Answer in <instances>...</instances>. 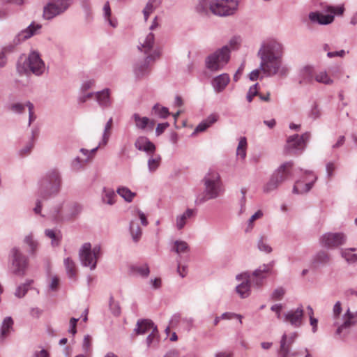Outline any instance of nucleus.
<instances>
[{
  "mask_svg": "<svg viewBox=\"0 0 357 357\" xmlns=\"http://www.w3.org/2000/svg\"><path fill=\"white\" fill-rule=\"evenodd\" d=\"M260 59V69L264 76L286 77L289 74L288 66L283 63V45L277 40L264 42L257 52Z\"/></svg>",
  "mask_w": 357,
  "mask_h": 357,
  "instance_id": "obj_1",
  "label": "nucleus"
},
{
  "mask_svg": "<svg viewBox=\"0 0 357 357\" xmlns=\"http://www.w3.org/2000/svg\"><path fill=\"white\" fill-rule=\"evenodd\" d=\"M61 185V176L57 169H49L40 180L39 198L37 199L33 211L39 214L42 201L57 195Z\"/></svg>",
  "mask_w": 357,
  "mask_h": 357,
  "instance_id": "obj_2",
  "label": "nucleus"
},
{
  "mask_svg": "<svg viewBox=\"0 0 357 357\" xmlns=\"http://www.w3.org/2000/svg\"><path fill=\"white\" fill-rule=\"evenodd\" d=\"M155 37L153 33H149L139 39V50L148 54L145 59L137 62L134 66V73L136 77H142L149 73V66L151 61H154L160 56L159 49L155 48Z\"/></svg>",
  "mask_w": 357,
  "mask_h": 357,
  "instance_id": "obj_3",
  "label": "nucleus"
},
{
  "mask_svg": "<svg viewBox=\"0 0 357 357\" xmlns=\"http://www.w3.org/2000/svg\"><path fill=\"white\" fill-rule=\"evenodd\" d=\"M204 195L197 202L203 204L207 200L216 199L224 192V188L218 172L209 170L203 178Z\"/></svg>",
  "mask_w": 357,
  "mask_h": 357,
  "instance_id": "obj_4",
  "label": "nucleus"
},
{
  "mask_svg": "<svg viewBox=\"0 0 357 357\" xmlns=\"http://www.w3.org/2000/svg\"><path fill=\"white\" fill-rule=\"evenodd\" d=\"M342 311V303L340 301H337L333 307V324L337 326L335 334L339 336H345L349 333L350 328L355 325L356 314L348 308L342 315V322L340 323Z\"/></svg>",
  "mask_w": 357,
  "mask_h": 357,
  "instance_id": "obj_5",
  "label": "nucleus"
},
{
  "mask_svg": "<svg viewBox=\"0 0 357 357\" xmlns=\"http://www.w3.org/2000/svg\"><path fill=\"white\" fill-rule=\"evenodd\" d=\"M293 162H286L282 164L271 176L269 180L264 184L263 191L269 193L275 190L291 175Z\"/></svg>",
  "mask_w": 357,
  "mask_h": 357,
  "instance_id": "obj_6",
  "label": "nucleus"
},
{
  "mask_svg": "<svg viewBox=\"0 0 357 357\" xmlns=\"http://www.w3.org/2000/svg\"><path fill=\"white\" fill-rule=\"evenodd\" d=\"M45 70V63L39 53L36 51L31 52L22 63L19 61L17 64V70L21 75L30 71L35 75L40 76L43 74Z\"/></svg>",
  "mask_w": 357,
  "mask_h": 357,
  "instance_id": "obj_7",
  "label": "nucleus"
},
{
  "mask_svg": "<svg viewBox=\"0 0 357 357\" xmlns=\"http://www.w3.org/2000/svg\"><path fill=\"white\" fill-rule=\"evenodd\" d=\"M229 59L230 49L228 45H225L207 56L206 66L209 70L216 72L222 69Z\"/></svg>",
  "mask_w": 357,
  "mask_h": 357,
  "instance_id": "obj_8",
  "label": "nucleus"
},
{
  "mask_svg": "<svg viewBox=\"0 0 357 357\" xmlns=\"http://www.w3.org/2000/svg\"><path fill=\"white\" fill-rule=\"evenodd\" d=\"M101 255L100 245H95L93 248L90 243H85L79 251V256L82 264L93 270L96 267L97 260Z\"/></svg>",
  "mask_w": 357,
  "mask_h": 357,
  "instance_id": "obj_9",
  "label": "nucleus"
},
{
  "mask_svg": "<svg viewBox=\"0 0 357 357\" xmlns=\"http://www.w3.org/2000/svg\"><path fill=\"white\" fill-rule=\"evenodd\" d=\"M238 3V0H213L210 2L209 8L214 15L225 17L236 13Z\"/></svg>",
  "mask_w": 357,
  "mask_h": 357,
  "instance_id": "obj_10",
  "label": "nucleus"
},
{
  "mask_svg": "<svg viewBox=\"0 0 357 357\" xmlns=\"http://www.w3.org/2000/svg\"><path fill=\"white\" fill-rule=\"evenodd\" d=\"M311 134L306 132L301 135H294L288 137L285 151L291 155H299L306 148L307 143L310 140Z\"/></svg>",
  "mask_w": 357,
  "mask_h": 357,
  "instance_id": "obj_11",
  "label": "nucleus"
},
{
  "mask_svg": "<svg viewBox=\"0 0 357 357\" xmlns=\"http://www.w3.org/2000/svg\"><path fill=\"white\" fill-rule=\"evenodd\" d=\"M10 268L13 273L22 276L28 265L26 257L17 248H13L10 252Z\"/></svg>",
  "mask_w": 357,
  "mask_h": 357,
  "instance_id": "obj_12",
  "label": "nucleus"
},
{
  "mask_svg": "<svg viewBox=\"0 0 357 357\" xmlns=\"http://www.w3.org/2000/svg\"><path fill=\"white\" fill-rule=\"evenodd\" d=\"M331 14L324 15L319 12H310L308 15L309 20L314 24L321 25H327L332 23L334 20V15H341L343 13L344 8L329 6L327 9Z\"/></svg>",
  "mask_w": 357,
  "mask_h": 357,
  "instance_id": "obj_13",
  "label": "nucleus"
},
{
  "mask_svg": "<svg viewBox=\"0 0 357 357\" xmlns=\"http://www.w3.org/2000/svg\"><path fill=\"white\" fill-rule=\"evenodd\" d=\"M321 246L328 249H335L345 244L347 236L342 232H328L319 239Z\"/></svg>",
  "mask_w": 357,
  "mask_h": 357,
  "instance_id": "obj_14",
  "label": "nucleus"
},
{
  "mask_svg": "<svg viewBox=\"0 0 357 357\" xmlns=\"http://www.w3.org/2000/svg\"><path fill=\"white\" fill-rule=\"evenodd\" d=\"M250 273L249 272H244L236 276V280L241 282L236 287V291L241 298H248L250 295Z\"/></svg>",
  "mask_w": 357,
  "mask_h": 357,
  "instance_id": "obj_15",
  "label": "nucleus"
},
{
  "mask_svg": "<svg viewBox=\"0 0 357 357\" xmlns=\"http://www.w3.org/2000/svg\"><path fill=\"white\" fill-rule=\"evenodd\" d=\"M297 337V333L296 332L292 333L287 335V334H283L280 340V346L279 349V356L280 357H292L295 356L294 353L290 352V348L292 344L294 342L296 338Z\"/></svg>",
  "mask_w": 357,
  "mask_h": 357,
  "instance_id": "obj_16",
  "label": "nucleus"
},
{
  "mask_svg": "<svg viewBox=\"0 0 357 357\" xmlns=\"http://www.w3.org/2000/svg\"><path fill=\"white\" fill-rule=\"evenodd\" d=\"M41 27V24L32 22L28 27L19 32L15 36L13 39V44L15 45H17L25 40L30 38L33 36L37 34Z\"/></svg>",
  "mask_w": 357,
  "mask_h": 357,
  "instance_id": "obj_17",
  "label": "nucleus"
},
{
  "mask_svg": "<svg viewBox=\"0 0 357 357\" xmlns=\"http://www.w3.org/2000/svg\"><path fill=\"white\" fill-rule=\"evenodd\" d=\"M304 310L302 305L291 310L284 314V321L294 327H300L303 323Z\"/></svg>",
  "mask_w": 357,
  "mask_h": 357,
  "instance_id": "obj_18",
  "label": "nucleus"
},
{
  "mask_svg": "<svg viewBox=\"0 0 357 357\" xmlns=\"http://www.w3.org/2000/svg\"><path fill=\"white\" fill-rule=\"evenodd\" d=\"M270 271L269 265L264 264L250 273V283L257 287H260L263 284L266 274Z\"/></svg>",
  "mask_w": 357,
  "mask_h": 357,
  "instance_id": "obj_19",
  "label": "nucleus"
},
{
  "mask_svg": "<svg viewBox=\"0 0 357 357\" xmlns=\"http://www.w3.org/2000/svg\"><path fill=\"white\" fill-rule=\"evenodd\" d=\"M63 13H64L56 3L52 0H49L43 7V17L44 20H51Z\"/></svg>",
  "mask_w": 357,
  "mask_h": 357,
  "instance_id": "obj_20",
  "label": "nucleus"
},
{
  "mask_svg": "<svg viewBox=\"0 0 357 357\" xmlns=\"http://www.w3.org/2000/svg\"><path fill=\"white\" fill-rule=\"evenodd\" d=\"M305 173L310 174L312 177V181H310L307 183H304L303 182H302L301 181H296L293 188V192L294 194H303V193H306V192H309L311 190V188H312L315 181H317V177L316 176H314L312 174V172L305 171Z\"/></svg>",
  "mask_w": 357,
  "mask_h": 357,
  "instance_id": "obj_21",
  "label": "nucleus"
},
{
  "mask_svg": "<svg viewBox=\"0 0 357 357\" xmlns=\"http://www.w3.org/2000/svg\"><path fill=\"white\" fill-rule=\"evenodd\" d=\"M229 82V75L227 73H222L215 77L211 81V84L216 93H220L225 90Z\"/></svg>",
  "mask_w": 357,
  "mask_h": 357,
  "instance_id": "obj_22",
  "label": "nucleus"
},
{
  "mask_svg": "<svg viewBox=\"0 0 357 357\" xmlns=\"http://www.w3.org/2000/svg\"><path fill=\"white\" fill-rule=\"evenodd\" d=\"M135 146L139 151H143L148 154H152L155 151V146L147 137L142 136L139 137L135 142Z\"/></svg>",
  "mask_w": 357,
  "mask_h": 357,
  "instance_id": "obj_23",
  "label": "nucleus"
},
{
  "mask_svg": "<svg viewBox=\"0 0 357 357\" xmlns=\"http://www.w3.org/2000/svg\"><path fill=\"white\" fill-rule=\"evenodd\" d=\"M195 211L194 209L188 208L183 213L178 214L175 218V227L177 230H182L188 220L195 215Z\"/></svg>",
  "mask_w": 357,
  "mask_h": 357,
  "instance_id": "obj_24",
  "label": "nucleus"
},
{
  "mask_svg": "<svg viewBox=\"0 0 357 357\" xmlns=\"http://www.w3.org/2000/svg\"><path fill=\"white\" fill-rule=\"evenodd\" d=\"M14 321L11 317L3 319L0 327V342H3L14 331Z\"/></svg>",
  "mask_w": 357,
  "mask_h": 357,
  "instance_id": "obj_25",
  "label": "nucleus"
},
{
  "mask_svg": "<svg viewBox=\"0 0 357 357\" xmlns=\"http://www.w3.org/2000/svg\"><path fill=\"white\" fill-rule=\"evenodd\" d=\"M154 328H157L151 320L141 319L137 322L134 331L137 335L150 333Z\"/></svg>",
  "mask_w": 357,
  "mask_h": 357,
  "instance_id": "obj_26",
  "label": "nucleus"
},
{
  "mask_svg": "<svg viewBox=\"0 0 357 357\" xmlns=\"http://www.w3.org/2000/svg\"><path fill=\"white\" fill-rule=\"evenodd\" d=\"M96 100L98 105L102 108L110 107L112 101L110 99V90L105 89L95 93Z\"/></svg>",
  "mask_w": 357,
  "mask_h": 357,
  "instance_id": "obj_27",
  "label": "nucleus"
},
{
  "mask_svg": "<svg viewBox=\"0 0 357 357\" xmlns=\"http://www.w3.org/2000/svg\"><path fill=\"white\" fill-rule=\"evenodd\" d=\"M313 73L314 69L312 66L307 65L302 67L298 73L299 84H303L311 82L313 79Z\"/></svg>",
  "mask_w": 357,
  "mask_h": 357,
  "instance_id": "obj_28",
  "label": "nucleus"
},
{
  "mask_svg": "<svg viewBox=\"0 0 357 357\" xmlns=\"http://www.w3.org/2000/svg\"><path fill=\"white\" fill-rule=\"evenodd\" d=\"M331 255L324 250L319 251L312 259V264L315 267L328 265L331 263Z\"/></svg>",
  "mask_w": 357,
  "mask_h": 357,
  "instance_id": "obj_29",
  "label": "nucleus"
},
{
  "mask_svg": "<svg viewBox=\"0 0 357 357\" xmlns=\"http://www.w3.org/2000/svg\"><path fill=\"white\" fill-rule=\"evenodd\" d=\"M171 250L178 254L181 259L182 255L188 254L190 252V247L185 241L176 240L174 241Z\"/></svg>",
  "mask_w": 357,
  "mask_h": 357,
  "instance_id": "obj_30",
  "label": "nucleus"
},
{
  "mask_svg": "<svg viewBox=\"0 0 357 357\" xmlns=\"http://www.w3.org/2000/svg\"><path fill=\"white\" fill-rule=\"evenodd\" d=\"M116 195L112 189L104 188L101 196V200L103 204L112 206L116 203Z\"/></svg>",
  "mask_w": 357,
  "mask_h": 357,
  "instance_id": "obj_31",
  "label": "nucleus"
},
{
  "mask_svg": "<svg viewBox=\"0 0 357 357\" xmlns=\"http://www.w3.org/2000/svg\"><path fill=\"white\" fill-rule=\"evenodd\" d=\"M131 119L133 121L136 128L144 130L147 128L149 123V119L146 116H141L138 113L132 115Z\"/></svg>",
  "mask_w": 357,
  "mask_h": 357,
  "instance_id": "obj_32",
  "label": "nucleus"
},
{
  "mask_svg": "<svg viewBox=\"0 0 357 357\" xmlns=\"http://www.w3.org/2000/svg\"><path fill=\"white\" fill-rule=\"evenodd\" d=\"M218 119L217 114L209 115L204 121H202L195 128V132H204Z\"/></svg>",
  "mask_w": 357,
  "mask_h": 357,
  "instance_id": "obj_33",
  "label": "nucleus"
},
{
  "mask_svg": "<svg viewBox=\"0 0 357 357\" xmlns=\"http://www.w3.org/2000/svg\"><path fill=\"white\" fill-rule=\"evenodd\" d=\"M130 233L134 242L137 243L141 238L142 234V229L135 220H132L130 223Z\"/></svg>",
  "mask_w": 357,
  "mask_h": 357,
  "instance_id": "obj_34",
  "label": "nucleus"
},
{
  "mask_svg": "<svg viewBox=\"0 0 357 357\" xmlns=\"http://www.w3.org/2000/svg\"><path fill=\"white\" fill-rule=\"evenodd\" d=\"M64 266L68 276L71 279H75L77 274L75 263L68 257L64 259Z\"/></svg>",
  "mask_w": 357,
  "mask_h": 357,
  "instance_id": "obj_35",
  "label": "nucleus"
},
{
  "mask_svg": "<svg viewBox=\"0 0 357 357\" xmlns=\"http://www.w3.org/2000/svg\"><path fill=\"white\" fill-rule=\"evenodd\" d=\"M159 342L158 331L157 328H154L146 339L147 348L155 347Z\"/></svg>",
  "mask_w": 357,
  "mask_h": 357,
  "instance_id": "obj_36",
  "label": "nucleus"
},
{
  "mask_svg": "<svg viewBox=\"0 0 357 357\" xmlns=\"http://www.w3.org/2000/svg\"><path fill=\"white\" fill-rule=\"evenodd\" d=\"M161 0H149L143 10L144 20L146 21L151 13L160 4Z\"/></svg>",
  "mask_w": 357,
  "mask_h": 357,
  "instance_id": "obj_37",
  "label": "nucleus"
},
{
  "mask_svg": "<svg viewBox=\"0 0 357 357\" xmlns=\"http://www.w3.org/2000/svg\"><path fill=\"white\" fill-rule=\"evenodd\" d=\"M116 192L127 202H131L136 196V193L132 192L129 188L123 186L117 188Z\"/></svg>",
  "mask_w": 357,
  "mask_h": 357,
  "instance_id": "obj_38",
  "label": "nucleus"
},
{
  "mask_svg": "<svg viewBox=\"0 0 357 357\" xmlns=\"http://www.w3.org/2000/svg\"><path fill=\"white\" fill-rule=\"evenodd\" d=\"M354 248L341 250V256L349 263L354 264L357 262V254L352 252Z\"/></svg>",
  "mask_w": 357,
  "mask_h": 357,
  "instance_id": "obj_39",
  "label": "nucleus"
},
{
  "mask_svg": "<svg viewBox=\"0 0 357 357\" xmlns=\"http://www.w3.org/2000/svg\"><path fill=\"white\" fill-rule=\"evenodd\" d=\"M246 149H247V139L245 137L240 138L238 144L236 149V154L240 156L242 159H245L246 157Z\"/></svg>",
  "mask_w": 357,
  "mask_h": 357,
  "instance_id": "obj_40",
  "label": "nucleus"
},
{
  "mask_svg": "<svg viewBox=\"0 0 357 357\" xmlns=\"http://www.w3.org/2000/svg\"><path fill=\"white\" fill-rule=\"evenodd\" d=\"M263 216V212L261 210L255 212L248 220L247 226L245 229V233L250 232L254 227V222L255 220L261 218Z\"/></svg>",
  "mask_w": 357,
  "mask_h": 357,
  "instance_id": "obj_41",
  "label": "nucleus"
},
{
  "mask_svg": "<svg viewBox=\"0 0 357 357\" xmlns=\"http://www.w3.org/2000/svg\"><path fill=\"white\" fill-rule=\"evenodd\" d=\"M161 157L158 155H152L148 160V168L149 172H155L160 165Z\"/></svg>",
  "mask_w": 357,
  "mask_h": 357,
  "instance_id": "obj_42",
  "label": "nucleus"
},
{
  "mask_svg": "<svg viewBox=\"0 0 357 357\" xmlns=\"http://www.w3.org/2000/svg\"><path fill=\"white\" fill-rule=\"evenodd\" d=\"M314 79L317 82L326 85H331L333 83V80L328 76L326 71H321L315 75Z\"/></svg>",
  "mask_w": 357,
  "mask_h": 357,
  "instance_id": "obj_43",
  "label": "nucleus"
},
{
  "mask_svg": "<svg viewBox=\"0 0 357 357\" xmlns=\"http://www.w3.org/2000/svg\"><path fill=\"white\" fill-rule=\"evenodd\" d=\"M45 234L47 237L52 239V245H59L61 238L59 231L56 232L55 230L47 229L45 230Z\"/></svg>",
  "mask_w": 357,
  "mask_h": 357,
  "instance_id": "obj_44",
  "label": "nucleus"
},
{
  "mask_svg": "<svg viewBox=\"0 0 357 357\" xmlns=\"http://www.w3.org/2000/svg\"><path fill=\"white\" fill-rule=\"evenodd\" d=\"M24 243L29 247V252L31 255H34L37 250L38 243L36 240L33 239L32 234L25 236Z\"/></svg>",
  "mask_w": 357,
  "mask_h": 357,
  "instance_id": "obj_45",
  "label": "nucleus"
},
{
  "mask_svg": "<svg viewBox=\"0 0 357 357\" xmlns=\"http://www.w3.org/2000/svg\"><path fill=\"white\" fill-rule=\"evenodd\" d=\"M153 112L161 119H166L169 115V109L165 107H160L158 104L155 105L152 109Z\"/></svg>",
  "mask_w": 357,
  "mask_h": 357,
  "instance_id": "obj_46",
  "label": "nucleus"
},
{
  "mask_svg": "<svg viewBox=\"0 0 357 357\" xmlns=\"http://www.w3.org/2000/svg\"><path fill=\"white\" fill-rule=\"evenodd\" d=\"M87 159H81L77 156L72 160L71 168L73 171L78 172L84 168Z\"/></svg>",
  "mask_w": 357,
  "mask_h": 357,
  "instance_id": "obj_47",
  "label": "nucleus"
},
{
  "mask_svg": "<svg viewBox=\"0 0 357 357\" xmlns=\"http://www.w3.org/2000/svg\"><path fill=\"white\" fill-rule=\"evenodd\" d=\"M112 118H110L105 126L102 139V143L103 145H106L109 141L110 137V130L112 126Z\"/></svg>",
  "mask_w": 357,
  "mask_h": 357,
  "instance_id": "obj_48",
  "label": "nucleus"
},
{
  "mask_svg": "<svg viewBox=\"0 0 357 357\" xmlns=\"http://www.w3.org/2000/svg\"><path fill=\"white\" fill-rule=\"evenodd\" d=\"M33 280H28L24 284L19 286L15 293V296L18 298H22L26 294L29 287L32 284Z\"/></svg>",
  "mask_w": 357,
  "mask_h": 357,
  "instance_id": "obj_49",
  "label": "nucleus"
},
{
  "mask_svg": "<svg viewBox=\"0 0 357 357\" xmlns=\"http://www.w3.org/2000/svg\"><path fill=\"white\" fill-rule=\"evenodd\" d=\"M38 135V130H32L31 140L27 143V144L20 150L21 155L29 154L34 145V138Z\"/></svg>",
  "mask_w": 357,
  "mask_h": 357,
  "instance_id": "obj_50",
  "label": "nucleus"
},
{
  "mask_svg": "<svg viewBox=\"0 0 357 357\" xmlns=\"http://www.w3.org/2000/svg\"><path fill=\"white\" fill-rule=\"evenodd\" d=\"M257 248L260 251L264 252L267 254H269L272 252L271 247L266 242L265 238L264 236H261L258 241Z\"/></svg>",
  "mask_w": 357,
  "mask_h": 357,
  "instance_id": "obj_51",
  "label": "nucleus"
},
{
  "mask_svg": "<svg viewBox=\"0 0 357 357\" xmlns=\"http://www.w3.org/2000/svg\"><path fill=\"white\" fill-rule=\"evenodd\" d=\"M258 86H259V84L256 83L250 87L248 92L247 93V96H246L247 100L249 102H252V100L255 96L259 95Z\"/></svg>",
  "mask_w": 357,
  "mask_h": 357,
  "instance_id": "obj_52",
  "label": "nucleus"
},
{
  "mask_svg": "<svg viewBox=\"0 0 357 357\" xmlns=\"http://www.w3.org/2000/svg\"><path fill=\"white\" fill-rule=\"evenodd\" d=\"M65 13L71 6L73 0H52Z\"/></svg>",
  "mask_w": 357,
  "mask_h": 357,
  "instance_id": "obj_53",
  "label": "nucleus"
},
{
  "mask_svg": "<svg viewBox=\"0 0 357 357\" xmlns=\"http://www.w3.org/2000/svg\"><path fill=\"white\" fill-rule=\"evenodd\" d=\"M308 116L310 119L315 120L320 117L321 116V110L318 106V105L314 102L312 106L310 111L309 112Z\"/></svg>",
  "mask_w": 357,
  "mask_h": 357,
  "instance_id": "obj_54",
  "label": "nucleus"
},
{
  "mask_svg": "<svg viewBox=\"0 0 357 357\" xmlns=\"http://www.w3.org/2000/svg\"><path fill=\"white\" fill-rule=\"evenodd\" d=\"M285 294V290L282 287L275 289L271 294V298L273 301H280Z\"/></svg>",
  "mask_w": 357,
  "mask_h": 357,
  "instance_id": "obj_55",
  "label": "nucleus"
},
{
  "mask_svg": "<svg viewBox=\"0 0 357 357\" xmlns=\"http://www.w3.org/2000/svg\"><path fill=\"white\" fill-rule=\"evenodd\" d=\"M26 107V103L22 104L20 102H15L10 106V109L14 113L22 114V112H24Z\"/></svg>",
  "mask_w": 357,
  "mask_h": 357,
  "instance_id": "obj_56",
  "label": "nucleus"
},
{
  "mask_svg": "<svg viewBox=\"0 0 357 357\" xmlns=\"http://www.w3.org/2000/svg\"><path fill=\"white\" fill-rule=\"evenodd\" d=\"M26 105L28 107V110H29V126H30L31 124V123L33 121H34L36 118V116L33 112L34 106H33V103H31L29 101H27L26 102Z\"/></svg>",
  "mask_w": 357,
  "mask_h": 357,
  "instance_id": "obj_57",
  "label": "nucleus"
},
{
  "mask_svg": "<svg viewBox=\"0 0 357 357\" xmlns=\"http://www.w3.org/2000/svg\"><path fill=\"white\" fill-rule=\"evenodd\" d=\"M136 271L142 277H147L150 273L149 266L144 264L136 268Z\"/></svg>",
  "mask_w": 357,
  "mask_h": 357,
  "instance_id": "obj_58",
  "label": "nucleus"
},
{
  "mask_svg": "<svg viewBox=\"0 0 357 357\" xmlns=\"http://www.w3.org/2000/svg\"><path fill=\"white\" fill-rule=\"evenodd\" d=\"M110 310L115 316H119L121 314V308L118 303L114 300H111L109 303Z\"/></svg>",
  "mask_w": 357,
  "mask_h": 357,
  "instance_id": "obj_59",
  "label": "nucleus"
},
{
  "mask_svg": "<svg viewBox=\"0 0 357 357\" xmlns=\"http://www.w3.org/2000/svg\"><path fill=\"white\" fill-rule=\"evenodd\" d=\"M59 285V278L54 275L51 278V281L49 284V289L51 291H55L58 289Z\"/></svg>",
  "mask_w": 357,
  "mask_h": 357,
  "instance_id": "obj_60",
  "label": "nucleus"
},
{
  "mask_svg": "<svg viewBox=\"0 0 357 357\" xmlns=\"http://www.w3.org/2000/svg\"><path fill=\"white\" fill-rule=\"evenodd\" d=\"M222 319H231L232 318H238L239 319L240 324H242V316L238 314L231 313V312H225L221 315Z\"/></svg>",
  "mask_w": 357,
  "mask_h": 357,
  "instance_id": "obj_61",
  "label": "nucleus"
},
{
  "mask_svg": "<svg viewBox=\"0 0 357 357\" xmlns=\"http://www.w3.org/2000/svg\"><path fill=\"white\" fill-rule=\"evenodd\" d=\"M336 169V166L334 162H329L326 165V174L328 178H331L333 176V172Z\"/></svg>",
  "mask_w": 357,
  "mask_h": 357,
  "instance_id": "obj_62",
  "label": "nucleus"
},
{
  "mask_svg": "<svg viewBox=\"0 0 357 357\" xmlns=\"http://www.w3.org/2000/svg\"><path fill=\"white\" fill-rule=\"evenodd\" d=\"M169 124L166 123H158L155 128V134L157 136L160 135L168 127Z\"/></svg>",
  "mask_w": 357,
  "mask_h": 357,
  "instance_id": "obj_63",
  "label": "nucleus"
},
{
  "mask_svg": "<svg viewBox=\"0 0 357 357\" xmlns=\"http://www.w3.org/2000/svg\"><path fill=\"white\" fill-rule=\"evenodd\" d=\"M91 343V336L89 335H85L84 337L83 344H82L83 349L85 351H89L90 350Z\"/></svg>",
  "mask_w": 357,
  "mask_h": 357,
  "instance_id": "obj_64",
  "label": "nucleus"
}]
</instances>
